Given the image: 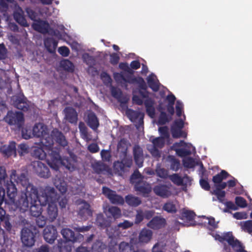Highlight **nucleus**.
<instances>
[{
    "label": "nucleus",
    "mask_w": 252,
    "mask_h": 252,
    "mask_svg": "<svg viewBox=\"0 0 252 252\" xmlns=\"http://www.w3.org/2000/svg\"><path fill=\"white\" fill-rule=\"evenodd\" d=\"M29 151V147L25 144H21L18 146L17 151L21 156L28 153Z\"/></svg>",
    "instance_id": "09e8293b"
},
{
    "label": "nucleus",
    "mask_w": 252,
    "mask_h": 252,
    "mask_svg": "<svg viewBox=\"0 0 252 252\" xmlns=\"http://www.w3.org/2000/svg\"><path fill=\"white\" fill-rule=\"evenodd\" d=\"M166 100L168 102L167 110L169 113L171 115H173L174 112L173 105L175 100V97L173 95L171 94L167 96Z\"/></svg>",
    "instance_id": "37998d69"
},
{
    "label": "nucleus",
    "mask_w": 252,
    "mask_h": 252,
    "mask_svg": "<svg viewBox=\"0 0 252 252\" xmlns=\"http://www.w3.org/2000/svg\"><path fill=\"white\" fill-rule=\"evenodd\" d=\"M101 78L105 84H109L111 82L110 76L105 72H102L101 74Z\"/></svg>",
    "instance_id": "69168bd1"
},
{
    "label": "nucleus",
    "mask_w": 252,
    "mask_h": 252,
    "mask_svg": "<svg viewBox=\"0 0 252 252\" xmlns=\"http://www.w3.org/2000/svg\"><path fill=\"white\" fill-rule=\"evenodd\" d=\"M132 164L131 159L124 160L122 162L117 161L114 163V168L116 172L121 173L124 171L125 167H130Z\"/></svg>",
    "instance_id": "c85d7f7f"
},
{
    "label": "nucleus",
    "mask_w": 252,
    "mask_h": 252,
    "mask_svg": "<svg viewBox=\"0 0 252 252\" xmlns=\"http://www.w3.org/2000/svg\"><path fill=\"white\" fill-rule=\"evenodd\" d=\"M22 136L25 139H28L32 137L31 130L25 128L22 130Z\"/></svg>",
    "instance_id": "e2e57ef3"
},
{
    "label": "nucleus",
    "mask_w": 252,
    "mask_h": 252,
    "mask_svg": "<svg viewBox=\"0 0 252 252\" xmlns=\"http://www.w3.org/2000/svg\"><path fill=\"white\" fill-rule=\"evenodd\" d=\"M157 175L162 178H165L168 176L167 171L160 166H158L156 169Z\"/></svg>",
    "instance_id": "603ef678"
},
{
    "label": "nucleus",
    "mask_w": 252,
    "mask_h": 252,
    "mask_svg": "<svg viewBox=\"0 0 252 252\" xmlns=\"http://www.w3.org/2000/svg\"><path fill=\"white\" fill-rule=\"evenodd\" d=\"M173 148L176 151L177 154L182 157L189 155L191 152V149L192 151L194 150V148L190 144L186 143L183 141L175 143Z\"/></svg>",
    "instance_id": "1a4fd4ad"
},
{
    "label": "nucleus",
    "mask_w": 252,
    "mask_h": 252,
    "mask_svg": "<svg viewBox=\"0 0 252 252\" xmlns=\"http://www.w3.org/2000/svg\"><path fill=\"white\" fill-rule=\"evenodd\" d=\"M126 202L129 205L134 207L139 205L141 202L138 197L132 195H128L126 197Z\"/></svg>",
    "instance_id": "c9c22d12"
},
{
    "label": "nucleus",
    "mask_w": 252,
    "mask_h": 252,
    "mask_svg": "<svg viewBox=\"0 0 252 252\" xmlns=\"http://www.w3.org/2000/svg\"><path fill=\"white\" fill-rule=\"evenodd\" d=\"M165 224V219L160 217L154 218L147 224L153 229H159L163 227Z\"/></svg>",
    "instance_id": "a878e982"
},
{
    "label": "nucleus",
    "mask_w": 252,
    "mask_h": 252,
    "mask_svg": "<svg viewBox=\"0 0 252 252\" xmlns=\"http://www.w3.org/2000/svg\"><path fill=\"white\" fill-rule=\"evenodd\" d=\"M158 131L160 134V137L156 138L155 139H151V141L153 144V146H149L148 150L155 158H158L160 157V153L157 148H161L164 146L165 142L169 143V133L168 129L167 127H160Z\"/></svg>",
    "instance_id": "39448f33"
},
{
    "label": "nucleus",
    "mask_w": 252,
    "mask_h": 252,
    "mask_svg": "<svg viewBox=\"0 0 252 252\" xmlns=\"http://www.w3.org/2000/svg\"><path fill=\"white\" fill-rule=\"evenodd\" d=\"M32 252H49V248L47 245H42L40 247L34 249Z\"/></svg>",
    "instance_id": "774afa93"
},
{
    "label": "nucleus",
    "mask_w": 252,
    "mask_h": 252,
    "mask_svg": "<svg viewBox=\"0 0 252 252\" xmlns=\"http://www.w3.org/2000/svg\"><path fill=\"white\" fill-rule=\"evenodd\" d=\"M61 233L63 237L66 240L65 242L72 243L73 242H76L82 238L81 235H79L77 237H75L73 232L68 228L63 229L61 231Z\"/></svg>",
    "instance_id": "4be33fe9"
},
{
    "label": "nucleus",
    "mask_w": 252,
    "mask_h": 252,
    "mask_svg": "<svg viewBox=\"0 0 252 252\" xmlns=\"http://www.w3.org/2000/svg\"><path fill=\"white\" fill-rule=\"evenodd\" d=\"M96 222L101 227H106L108 224L103 220L102 215H98L96 218Z\"/></svg>",
    "instance_id": "bf43d9fd"
},
{
    "label": "nucleus",
    "mask_w": 252,
    "mask_h": 252,
    "mask_svg": "<svg viewBox=\"0 0 252 252\" xmlns=\"http://www.w3.org/2000/svg\"><path fill=\"white\" fill-rule=\"evenodd\" d=\"M33 166L35 172L39 176L43 178H48L49 176L48 168L41 162L39 161H34Z\"/></svg>",
    "instance_id": "f3484780"
},
{
    "label": "nucleus",
    "mask_w": 252,
    "mask_h": 252,
    "mask_svg": "<svg viewBox=\"0 0 252 252\" xmlns=\"http://www.w3.org/2000/svg\"><path fill=\"white\" fill-rule=\"evenodd\" d=\"M27 12L30 18L34 21L32 24V27L35 30L42 33L48 32L49 27L48 23L43 21L36 20L35 14L32 9L28 8Z\"/></svg>",
    "instance_id": "6e6552de"
},
{
    "label": "nucleus",
    "mask_w": 252,
    "mask_h": 252,
    "mask_svg": "<svg viewBox=\"0 0 252 252\" xmlns=\"http://www.w3.org/2000/svg\"><path fill=\"white\" fill-rule=\"evenodd\" d=\"M72 243L61 241L59 242L58 247L60 252H71Z\"/></svg>",
    "instance_id": "e433bc0d"
},
{
    "label": "nucleus",
    "mask_w": 252,
    "mask_h": 252,
    "mask_svg": "<svg viewBox=\"0 0 252 252\" xmlns=\"http://www.w3.org/2000/svg\"><path fill=\"white\" fill-rule=\"evenodd\" d=\"M61 66L66 70H72L73 68V64L68 60H63L61 62Z\"/></svg>",
    "instance_id": "3c124183"
},
{
    "label": "nucleus",
    "mask_w": 252,
    "mask_h": 252,
    "mask_svg": "<svg viewBox=\"0 0 252 252\" xmlns=\"http://www.w3.org/2000/svg\"><path fill=\"white\" fill-rule=\"evenodd\" d=\"M131 182L134 184L135 189L144 195L151 191V186L143 181L142 176L137 171H135L131 176Z\"/></svg>",
    "instance_id": "0eeeda50"
},
{
    "label": "nucleus",
    "mask_w": 252,
    "mask_h": 252,
    "mask_svg": "<svg viewBox=\"0 0 252 252\" xmlns=\"http://www.w3.org/2000/svg\"><path fill=\"white\" fill-rule=\"evenodd\" d=\"M106 248L105 245L100 241H97L92 246V252H102ZM77 252H90L85 247L79 248Z\"/></svg>",
    "instance_id": "393cba45"
},
{
    "label": "nucleus",
    "mask_w": 252,
    "mask_h": 252,
    "mask_svg": "<svg viewBox=\"0 0 252 252\" xmlns=\"http://www.w3.org/2000/svg\"><path fill=\"white\" fill-rule=\"evenodd\" d=\"M139 83L140 84L141 90L137 92L136 91L133 92V103L140 105L143 103L142 98H146L147 96V94L144 91L145 89V85L144 84V80L141 78L138 79Z\"/></svg>",
    "instance_id": "f8f14e48"
},
{
    "label": "nucleus",
    "mask_w": 252,
    "mask_h": 252,
    "mask_svg": "<svg viewBox=\"0 0 252 252\" xmlns=\"http://www.w3.org/2000/svg\"><path fill=\"white\" fill-rule=\"evenodd\" d=\"M235 203L237 206L242 208H245L247 206L246 200L240 196L235 198Z\"/></svg>",
    "instance_id": "5fc2aeb1"
},
{
    "label": "nucleus",
    "mask_w": 252,
    "mask_h": 252,
    "mask_svg": "<svg viewBox=\"0 0 252 252\" xmlns=\"http://www.w3.org/2000/svg\"><path fill=\"white\" fill-rule=\"evenodd\" d=\"M6 174H5V176L4 178V181H2V183H0V185H4L5 186H6L7 189V194L8 197L10 199L9 203L15 204V203L14 201V198L17 194V189L15 187V185L13 183V182L11 181H7L6 182Z\"/></svg>",
    "instance_id": "ddd939ff"
},
{
    "label": "nucleus",
    "mask_w": 252,
    "mask_h": 252,
    "mask_svg": "<svg viewBox=\"0 0 252 252\" xmlns=\"http://www.w3.org/2000/svg\"><path fill=\"white\" fill-rule=\"evenodd\" d=\"M4 120L9 125L20 127L23 124L24 118L21 112L9 111L5 117Z\"/></svg>",
    "instance_id": "9d476101"
},
{
    "label": "nucleus",
    "mask_w": 252,
    "mask_h": 252,
    "mask_svg": "<svg viewBox=\"0 0 252 252\" xmlns=\"http://www.w3.org/2000/svg\"><path fill=\"white\" fill-rule=\"evenodd\" d=\"M147 82L149 87L154 91H157L158 90L159 83L154 74H152L147 78Z\"/></svg>",
    "instance_id": "473e14b6"
},
{
    "label": "nucleus",
    "mask_w": 252,
    "mask_h": 252,
    "mask_svg": "<svg viewBox=\"0 0 252 252\" xmlns=\"http://www.w3.org/2000/svg\"><path fill=\"white\" fill-rule=\"evenodd\" d=\"M0 152L6 157H10L16 156V148L15 146V143L14 142H11L9 145H5L1 146L0 148Z\"/></svg>",
    "instance_id": "6ab92c4d"
},
{
    "label": "nucleus",
    "mask_w": 252,
    "mask_h": 252,
    "mask_svg": "<svg viewBox=\"0 0 252 252\" xmlns=\"http://www.w3.org/2000/svg\"><path fill=\"white\" fill-rule=\"evenodd\" d=\"M153 232L148 229L144 228L140 232L138 236V242L140 244H147L152 239Z\"/></svg>",
    "instance_id": "412c9836"
},
{
    "label": "nucleus",
    "mask_w": 252,
    "mask_h": 252,
    "mask_svg": "<svg viewBox=\"0 0 252 252\" xmlns=\"http://www.w3.org/2000/svg\"><path fill=\"white\" fill-rule=\"evenodd\" d=\"M79 128L80 129L82 137L87 141L89 140L90 138L88 136V134L87 131V128L85 124L83 123H80L79 125Z\"/></svg>",
    "instance_id": "de8ad7c7"
},
{
    "label": "nucleus",
    "mask_w": 252,
    "mask_h": 252,
    "mask_svg": "<svg viewBox=\"0 0 252 252\" xmlns=\"http://www.w3.org/2000/svg\"><path fill=\"white\" fill-rule=\"evenodd\" d=\"M58 198L54 189L46 187L39 193L38 202L42 205L48 204L47 209V218L50 221L55 220L58 216L57 201Z\"/></svg>",
    "instance_id": "7ed1b4c3"
},
{
    "label": "nucleus",
    "mask_w": 252,
    "mask_h": 252,
    "mask_svg": "<svg viewBox=\"0 0 252 252\" xmlns=\"http://www.w3.org/2000/svg\"><path fill=\"white\" fill-rule=\"evenodd\" d=\"M207 223L208 224L213 228H216L217 227L218 221H216L214 218H207Z\"/></svg>",
    "instance_id": "338daca9"
},
{
    "label": "nucleus",
    "mask_w": 252,
    "mask_h": 252,
    "mask_svg": "<svg viewBox=\"0 0 252 252\" xmlns=\"http://www.w3.org/2000/svg\"><path fill=\"white\" fill-rule=\"evenodd\" d=\"M103 193L106 196L113 204H122L124 200L122 197L117 195L115 192L107 188H103Z\"/></svg>",
    "instance_id": "2eb2a0df"
},
{
    "label": "nucleus",
    "mask_w": 252,
    "mask_h": 252,
    "mask_svg": "<svg viewBox=\"0 0 252 252\" xmlns=\"http://www.w3.org/2000/svg\"><path fill=\"white\" fill-rule=\"evenodd\" d=\"M109 252H120L119 246H118L116 244V242L115 241L111 242L108 249Z\"/></svg>",
    "instance_id": "13d9d810"
},
{
    "label": "nucleus",
    "mask_w": 252,
    "mask_h": 252,
    "mask_svg": "<svg viewBox=\"0 0 252 252\" xmlns=\"http://www.w3.org/2000/svg\"><path fill=\"white\" fill-rule=\"evenodd\" d=\"M213 193L217 196L218 199L220 202H224V197L225 195V192L224 191L216 189Z\"/></svg>",
    "instance_id": "8fccbe9b"
},
{
    "label": "nucleus",
    "mask_w": 252,
    "mask_h": 252,
    "mask_svg": "<svg viewBox=\"0 0 252 252\" xmlns=\"http://www.w3.org/2000/svg\"><path fill=\"white\" fill-rule=\"evenodd\" d=\"M114 77L115 80L120 84L122 85L125 84L126 82L132 83L133 80L132 79L130 78H126L125 77L123 74L121 73H114Z\"/></svg>",
    "instance_id": "4c0bfd02"
},
{
    "label": "nucleus",
    "mask_w": 252,
    "mask_h": 252,
    "mask_svg": "<svg viewBox=\"0 0 252 252\" xmlns=\"http://www.w3.org/2000/svg\"><path fill=\"white\" fill-rule=\"evenodd\" d=\"M101 156L103 160L109 161L111 158L110 152L107 150H102L101 152Z\"/></svg>",
    "instance_id": "052dcab7"
},
{
    "label": "nucleus",
    "mask_w": 252,
    "mask_h": 252,
    "mask_svg": "<svg viewBox=\"0 0 252 252\" xmlns=\"http://www.w3.org/2000/svg\"><path fill=\"white\" fill-rule=\"evenodd\" d=\"M23 12L19 6H16L15 10L14 12V17L16 21L20 25L23 26H28V24L23 17Z\"/></svg>",
    "instance_id": "cd10ccee"
},
{
    "label": "nucleus",
    "mask_w": 252,
    "mask_h": 252,
    "mask_svg": "<svg viewBox=\"0 0 252 252\" xmlns=\"http://www.w3.org/2000/svg\"><path fill=\"white\" fill-rule=\"evenodd\" d=\"M104 212L108 217L112 216L114 219L118 218L121 216V210L117 207L112 206L107 210L104 208Z\"/></svg>",
    "instance_id": "7c9ffc66"
},
{
    "label": "nucleus",
    "mask_w": 252,
    "mask_h": 252,
    "mask_svg": "<svg viewBox=\"0 0 252 252\" xmlns=\"http://www.w3.org/2000/svg\"><path fill=\"white\" fill-rule=\"evenodd\" d=\"M21 239L24 246L32 247L35 241L34 233L31 229L25 228L21 231Z\"/></svg>",
    "instance_id": "9b49d317"
},
{
    "label": "nucleus",
    "mask_w": 252,
    "mask_h": 252,
    "mask_svg": "<svg viewBox=\"0 0 252 252\" xmlns=\"http://www.w3.org/2000/svg\"><path fill=\"white\" fill-rule=\"evenodd\" d=\"M57 236V231L54 226H48L44 229L43 236L47 242L53 243L56 239Z\"/></svg>",
    "instance_id": "dca6fc26"
},
{
    "label": "nucleus",
    "mask_w": 252,
    "mask_h": 252,
    "mask_svg": "<svg viewBox=\"0 0 252 252\" xmlns=\"http://www.w3.org/2000/svg\"><path fill=\"white\" fill-rule=\"evenodd\" d=\"M145 104L148 114L150 117L153 118L155 116V109L153 101L151 99H147L145 101Z\"/></svg>",
    "instance_id": "58836bf2"
},
{
    "label": "nucleus",
    "mask_w": 252,
    "mask_h": 252,
    "mask_svg": "<svg viewBox=\"0 0 252 252\" xmlns=\"http://www.w3.org/2000/svg\"><path fill=\"white\" fill-rule=\"evenodd\" d=\"M44 44L46 48L50 53H53L57 46V42L53 38H47Z\"/></svg>",
    "instance_id": "f704fd0d"
},
{
    "label": "nucleus",
    "mask_w": 252,
    "mask_h": 252,
    "mask_svg": "<svg viewBox=\"0 0 252 252\" xmlns=\"http://www.w3.org/2000/svg\"><path fill=\"white\" fill-rule=\"evenodd\" d=\"M194 216L195 215L192 211L185 210L182 213L181 219L185 221L186 223V225H191L194 224L193 220L194 219Z\"/></svg>",
    "instance_id": "c756f323"
},
{
    "label": "nucleus",
    "mask_w": 252,
    "mask_h": 252,
    "mask_svg": "<svg viewBox=\"0 0 252 252\" xmlns=\"http://www.w3.org/2000/svg\"><path fill=\"white\" fill-rule=\"evenodd\" d=\"M183 108V104L181 102L177 101V103H176V114L178 117H180L181 116Z\"/></svg>",
    "instance_id": "680f3d73"
},
{
    "label": "nucleus",
    "mask_w": 252,
    "mask_h": 252,
    "mask_svg": "<svg viewBox=\"0 0 252 252\" xmlns=\"http://www.w3.org/2000/svg\"><path fill=\"white\" fill-rule=\"evenodd\" d=\"M183 164L186 167L192 168L195 166V163L192 158H185L183 159Z\"/></svg>",
    "instance_id": "864d4df0"
},
{
    "label": "nucleus",
    "mask_w": 252,
    "mask_h": 252,
    "mask_svg": "<svg viewBox=\"0 0 252 252\" xmlns=\"http://www.w3.org/2000/svg\"><path fill=\"white\" fill-rule=\"evenodd\" d=\"M16 178V171H12L10 175L11 180L16 181L17 183H20L25 188V193L24 196H23L19 201V204H15V206L19 207L23 211H25L30 206V212L31 215L34 217H39L41 214V206L38 202V198L36 189L33 186L29 183V182L24 175H22L21 177Z\"/></svg>",
    "instance_id": "f257e3e1"
},
{
    "label": "nucleus",
    "mask_w": 252,
    "mask_h": 252,
    "mask_svg": "<svg viewBox=\"0 0 252 252\" xmlns=\"http://www.w3.org/2000/svg\"><path fill=\"white\" fill-rule=\"evenodd\" d=\"M233 217L237 220H243L248 218V214L245 212H236L233 214Z\"/></svg>",
    "instance_id": "4d7b16f0"
},
{
    "label": "nucleus",
    "mask_w": 252,
    "mask_h": 252,
    "mask_svg": "<svg viewBox=\"0 0 252 252\" xmlns=\"http://www.w3.org/2000/svg\"><path fill=\"white\" fill-rule=\"evenodd\" d=\"M126 114L131 122L137 123L139 125L143 123V113L129 109L126 111Z\"/></svg>",
    "instance_id": "aec40b11"
},
{
    "label": "nucleus",
    "mask_w": 252,
    "mask_h": 252,
    "mask_svg": "<svg viewBox=\"0 0 252 252\" xmlns=\"http://www.w3.org/2000/svg\"><path fill=\"white\" fill-rule=\"evenodd\" d=\"M133 154L135 161L139 167L143 165V156L142 149L138 146H135L133 148Z\"/></svg>",
    "instance_id": "b1692460"
},
{
    "label": "nucleus",
    "mask_w": 252,
    "mask_h": 252,
    "mask_svg": "<svg viewBox=\"0 0 252 252\" xmlns=\"http://www.w3.org/2000/svg\"><path fill=\"white\" fill-rule=\"evenodd\" d=\"M213 236L216 240H218L223 243L227 242L237 252H247L244 249V247L240 242L237 240H235L230 232L221 235L219 234H215L213 235Z\"/></svg>",
    "instance_id": "423d86ee"
},
{
    "label": "nucleus",
    "mask_w": 252,
    "mask_h": 252,
    "mask_svg": "<svg viewBox=\"0 0 252 252\" xmlns=\"http://www.w3.org/2000/svg\"><path fill=\"white\" fill-rule=\"evenodd\" d=\"M128 145L129 143L126 140H121L118 144V151L125 155L127 151Z\"/></svg>",
    "instance_id": "79ce46f5"
},
{
    "label": "nucleus",
    "mask_w": 252,
    "mask_h": 252,
    "mask_svg": "<svg viewBox=\"0 0 252 252\" xmlns=\"http://www.w3.org/2000/svg\"><path fill=\"white\" fill-rule=\"evenodd\" d=\"M13 104L19 109L23 111L30 110L32 106L31 102H28L26 99L22 95L20 96H14L13 97Z\"/></svg>",
    "instance_id": "4468645a"
},
{
    "label": "nucleus",
    "mask_w": 252,
    "mask_h": 252,
    "mask_svg": "<svg viewBox=\"0 0 252 252\" xmlns=\"http://www.w3.org/2000/svg\"><path fill=\"white\" fill-rule=\"evenodd\" d=\"M170 179L175 184L178 186H181L182 184V177L178 174H175L170 176Z\"/></svg>",
    "instance_id": "6e6d98bb"
},
{
    "label": "nucleus",
    "mask_w": 252,
    "mask_h": 252,
    "mask_svg": "<svg viewBox=\"0 0 252 252\" xmlns=\"http://www.w3.org/2000/svg\"><path fill=\"white\" fill-rule=\"evenodd\" d=\"M58 51L60 54L64 57L67 56L69 52V49L65 46L60 47Z\"/></svg>",
    "instance_id": "0e129e2a"
},
{
    "label": "nucleus",
    "mask_w": 252,
    "mask_h": 252,
    "mask_svg": "<svg viewBox=\"0 0 252 252\" xmlns=\"http://www.w3.org/2000/svg\"><path fill=\"white\" fill-rule=\"evenodd\" d=\"M79 215L84 219L87 218L88 216H90L92 212L90 209L89 205L85 202H82L79 204Z\"/></svg>",
    "instance_id": "bb28decb"
},
{
    "label": "nucleus",
    "mask_w": 252,
    "mask_h": 252,
    "mask_svg": "<svg viewBox=\"0 0 252 252\" xmlns=\"http://www.w3.org/2000/svg\"><path fill=\"white\" fill-rule=\"evenodd\" d=\"M82 58L84 61L90 66L88 69V72L90 73H92L93 75H95L97 74V71L95 70H94V68L93 67L91 66V65L94 63V59L92 57L89 56L87 53L84 54Z\"/></svg>",
    "instance_id": "2f4dec72"
},
{
    "label": "nucleus",
    "mask_w": 252,
    "mask_h": 252,
    "mask_svg": "<svg viewBox=\"0 0 252 252\" xmlns=\"http://www.w3.org/2000/svg\"><path fill=\"white\" fill-rule=\"evenodd\" d=\"M54 185L61 193H63L66 192L67 189L66 183L61 179H55Z\"/></svg>",
    "instance_id": "ea45409f"
},
{
    "label": "nucleus",
    "mask_w": 252,
    "mask_h": 252,
    "mask_svg": "<svg viewBox=\"0 0 252 252\" xmlns=\"http://www.w3.org/2000/svg\"><path fill=\"white\" fill-rule=\"evenodd\" d=\"M228 176V173L224 170H222L220 174L214 176L213 181L216 185H217L220 183L223 180L225 179Z\"/></svg>",
    "instance_id": "a19ab883"
},
{
    "label": "nucleus",
    "mask_w": 252,
    "mask_h": 252,
    "mask_svg": "<svg viewBox=\"0 0 252 252\" xmlns=\"http://www.w3.org/2000/svg\"><path fill=\"white\" fill-rule=\"evenodd\" d=\"M65 119L68 122L75 124L77 121V114L76 111L72 108H66L64 110Z\"/></svg>",
    "instance_id": "5701e85b"
},
{
    "label": "nucleus",
    "mask_w": 252,
    "mask_h": 252,
    "mask_svg": "<svg viewBox=\"0 0 252 252\" xmlns=\"http://www.w3.org/2000/svg\"><path fill=\"white\" fill-rule=\"evenodd\" d=\"M240 225L244 231L250 233L252 232V220L241 222Z\"/></svg>",
    "instance_id": "49530a36"
},
{
    "label": "nucleus",
    "mask_w": 252,
    "mask_h": 252,
    "mask_svg": "<svg viewBox=\"0 0 252 252\" xmlns=\"http://www.w3.org/2000/svg\"><path fill=\"white\" fill-rule=\"evenodd\" d=\"M46 126L42 124H38L34 126L32 129V134L36 137H42L41 143L46 144V141L53 139L63 146L66 145L67 142L63 134L57 129H54L51 136L47 132Z\"/></svg>",
    "instance_id": "20e7f679"
},
{
    "label": "nucleus",
    "mask_w": 252,
    "mask_h": 252,
    "mask_svg": "<svg viewBox=\"0 0 252 252\" xmlns=\"http://www.w3.org/2000/svg\"><path fill=\"white\" fill-rule=\"evenodd\" d=\"M171 187L164 185H158L154 188V192L158 195L166 198L172 194Z\"/></svg>",
    "instance_id": "a211bd4d"
},
{
    "label": "nucleus",
    "mask_w": 252,
    "mask_h": 252,
    "mask_svg": "<svg viewBox=\"0 0 252 252\" xmlns=\"http://www.w3.org/2000/svg\"><path fill=\"white\" fill-rule=\"evenodd\" d=\"M53 144L54 140L51 139L47 140L46 144L41 142L40 144H36L32 147L33 155L40 159L47 158L49 165L56 170L61 165L65 166L69 170H72L74 167H71L70 164H68L67 159H61L58 153L53 151Z\"/></svg>",
    "instance_id": "f03ea898"
},
{
    "label": "nucleus",
    "mask_w": 252,
    "mask_h": 252,
    "mask_svg": "<svg viewBox=\"0 0 252 252\" xmlns=\"http://www.w3.org/2000/svg\"><path fill=\"white\" fill-rule=\"evenodd\" d=\"M163 209L169 213H175L177 210V205L173 202H168L164 205Z\"/></svg>",
    "instance_id": "c03bdc74"
},
{
    "label": "nucleus",
    "mask_w": 252,
    "mask_h": 252,
    "mask_svg": "<svg viewBox=\"0 0 252 252\" xmlns=\"http://www.w3.org/2000/svg\"><path fill=\"white\" fill-rule=\"evenodd\" d=\"M88 124L93 129L97 128L99 125L98 121L95 115L93 113H90L88 116Z\"/></svg>",
    "instance_id": "72a5a7b5"
},
{
    "label": "nucleus",
    "mask_w": 252,
    "mask_h": 252,
    "mask_svg": "<svg viewBox=\"0 0 252 252\" xmlns=\"http://www.w3.org/2000/svg\"><path fill=\"white\" fill-rule=\"evenodd\" d=\"M171 132L172 136L174 138H179L180 137H186L187 134L181 130V129L178 128H175V127H172Z\"/></svg>",
    "instance_id": "a18cd8bd"
}]
</instances>
